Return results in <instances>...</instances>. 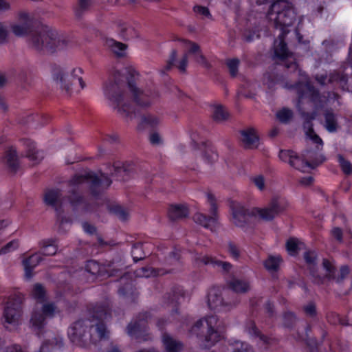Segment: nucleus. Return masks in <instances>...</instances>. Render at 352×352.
<instances>
[{"mask_svg": "<svg viewBox=\"0 0 352 352\" xmlns=\"http://www.w3.org/2000/svg\"><path fill=\"white\" fill-rule=\"evenodd\" d=\"M107 267L109 268L110 276H113L118 272H122L125 269L124 263L119 256L109 261L107 263Z\"/></svg>", "mask_w": 352, "mask_h": 352, "instance_id": "nucleus-38", "label": "nucleus"}, {"mask_svg": "<svg viewBox=\"0 0 352 352\" xmlns=\"http://www.w3.org/2000/svg\"><path fill=\"white\" fill-rule=\"evenodd\" d=\"M304 259L309 265V274L312 278V282L316 285L323 284V277L318 274L316 266L317 254L314 251H307L304 254Z\"/></svg>", "mask_w": 352, "mask_h": 352, "instance_id": "nucleus-18", "label": "nucleus"}, {"mask_svg": "<svg viewBox=\"0 0 352 352\" xmlns=\"http://www.w3.org/2000/svg\"><path fill=\"white\" fill-rule=\"evenodd\" d=\"M195 60L204 66V67L209 69L211 67L210 63L207 60L205 56L202 54L201 51L194 56Z\"/></svg>", "mask_w": 352, "mask_h": 352, "instance_id": "nucleus-60", "label": "nucleus"}, {"mask_svg": "<svg viewBox=\"0 0 352 352\" xmlns=\"http://www.w3.org/2000/svg\"><path fill=\"white\" fill-rule=\"evenodd\" d=\"M29 43L32 49L43 53H54L67 45L68 41L46 25H41L30 36Z\"/></svg>", "mask_w": 352, "mask_h": 352, "instance_id": "nucleus-5", "label": "nucleus"}, {"mask_svg": "<svg viewBox=\"0 0 352 352\" xmlns=\"http://www.w3.org/2000/svg\"><path fill=\"white\" fill-rule=\"evenodd\" d=\"M210 206V216L198 212L193 216V220L204 228L212 230L213 226L217 222V206L215 201H212Z\"/></svg>", "mask_w": 352, "mask_h": 352, "instance_id": "nucleus-16", "label": "nucleus"}, {"mask_svg": "<svg viewBox=\"0 0 352 352\" xmlns=\"http://www.w3.org/2000/svg\"><path fill=\"white\" fill-rule=\"evenodd\" d=\"M239 65V60L234 58L228 60L227 65L229 68V72L232 77H235L238 73V67Z\"/></svg>", "mask_w": 352, "mask_h": 352, "instance_id": "nucleus-58", "label": "nucleus"}, {"mask_svg": "<svg viewBox=\"0 0 352 352\" xmlns=\"http://www.w3.org/2000/svg\"><path fill=\"white\" fill-rule=\"evenodd\" d=\"M228 287L236 293H245L250 289V285L248 282L236 278L228 283Z\"/></svg>", "mask_w": 352, "mask_h": 352, "instance_id": "nucleus-36", "label": "nucleus"}, {"mask_svg": "<svg viewBox=\"0 0 352 352\" xmlns=\"http://www.w3.org/2000/svg\"><path fill=\"white\" fill-rule=\"evenodd\" d=\"M3 162L8 170L13 174H15L20 168L17 151L12 146L5 151Z\"/></svg>", "mask_w": 352, "mask_h": 352, "instance_id": "nucleus-23", "label": "nucleus"}, {"mask_svg": "<svg viewBox=\"0 0 352 352\" xmlns=\"http://www.w3.org/2000/svg\"><path fill=\"white\" fill-rule=\"evenodd\" d=\"M350 274V268L348 265H342L338 274H336V278L333 279L338 283H342Z\"/></svg>", "mask_w": 352, "mask_h": 352, "instance_id": "nucleus-50", "label": "nucleus"}, {"mask_svg": "<svg viewBox=\"0 0 352 352\" xmlns=\"http://www.w3.org/2000/svg\"><path fill=\"white\" fill-rule=\"evenodd\" d=\"M188 214V208L182 204L170 205L168 209V217L171 221L186 218Z\"/></svg>", "mask_w": 352, "mask_h": 352, "instance_id": "nucleus-26", "label": "nucleus"}, {"mask_svg": "<svg viewBox=\"0 0 352 352\" xmlns=\"http://www.w3.org/2000/svg\"><path fill=\"white\" fill-rule=\"evenodd\" d=\"M177 57V52L176 50H173L170 52V56L166 62V65L160 69V74L162 76L166 75V72L170 71L173 66L174 65L175 62L176 61Z\"/></svg>", "mask_w": 352, "mask_h": 352, "instance_id": "nucleus-44", "label": "nucleus"}, {"mask_svg": "<svg viewBox=\"0 0 352 352\" xmlns=\"http://www.w3.org/2000/svg\"><path fill=\"white\" fill-rule=\"evenodd\" d=\"M127 85L133 100L138 108L142 109L148 108L151 104L148 96L139 89L133 80H128Z\"/></svg>", "mask_w": 352, "mask_h": 352, "instance_id": "nucleus-15", "label": "nucleus"}, {"mask_svg": "<svg viewBox=\"0 0 352 352\" xmlns=\"http://www.w3.org/2000/svg\"><path fill=\"white\" fill-rule=\"evenodd\" d=\"M102 179L94 172L89 171L82 175H76L69 182V185L72 187L68 191L66 197L70 205L74 209L79 206L85 204V197L79 192L78 185L87 183L89 185V189L92 196L99 197L104 189L108 188L112 184V180L105 173L100 172Z\"/></svg>", "mask_w": 352, "mask_h": 352, "instance_id": "nucleus-1", "label": "nucleus"}, {"mask_svg": "<svg viewBox=\"0 0 352 352\" xmlns=\"http://www.w3.org/2000/svg\"><path fill=\"white\" fill-rule=\"evenodd\" d=\"M32 296L34 298L41 301L45 300V290L41 284L36 283L34 285L32 290Z\"/></svg>", "mask_w": 352, "mask_h": 352, "instance_id": "nucleus-51", "label": "nucleus"}, {"mask_svg": "<svg viewBox=\"0 0 352 352\" xmlns=\"http://www.w3.org/2000/svg\"><path fill=\"white\" fill-rule=\"evenodd\" d=\"M247 328L248 329L250 333L256 336H260L261 340H262L265 343L267 342V338L261 334L254 321H250L247 324Z\"/></svg>", "mask_w": 352, "mask_h": 352, "instance_id": "nucleus-56", "label": "nucleus"}, {"mask_svg": "<svg viewBox=\"0 0 352 352\" xmlns=\"http://www.w3.org/2000/svg\"><path fill=\"white\" fill-rule=\"evenodd\" d=\"M134 32V29L128 28L126 27H122L120 31V36L121 39L123 41H127L130 39V36L132 35V33Z\"/></svg>", "mask_w": 352, "mask_h": 352, "instance_id": "nucleus-63", "label": "nucleus"}, {"mask_svg": "<svg viewBox=\"0 0 352 352\" xmlns=\"http://www.w3.org/2000/svg\"><path fill=\"white\" fill-rule=\"evenodd\" d=\"M300 242L296 238H290L286 243V249L292 256L296 255L300 250L298 245Z\"/></svg>", "mask_w": 352, "mask_h": 352, "instance_id": "nucleus-46", "label": "nucleus"}, {"mask_svg": "<svg viewBox=\"0 0 352 352\" xmlns=\"http://www.w3.org/2000/svg\"><path fill=\"white\" fill-rule=\"evenodd\" d=\"M322 266L326 271V274L324 276H321L323 277V283L325 279H327L328 280H333V279L336 278V269L335 266L327 258L323 259Z\"/></svg>", "mask_w": 352, "mask_h": 352, "instance_id": "nucleus-41", "label": "nucleus"}, {"mask_svg": "<svg viewBox=\"0 0 352 352\" xmlns=\"http://www.w3.org/2000/svg\"><path fill=\"white\" fill-rule=\"evenodd\" d=\"M289 30H283L278 36V39L274 41V54L276 58L281 60L292 57L293 54L287 47V45L285 41V36L288 34Z\"/></svg>", "mask_w": 352, "mask_h": 352, "instance_id": "nucleus-21", "label": "nucleus"}, {"mask_svg": "<svg viewBox=\"0 0 352 352\" xmlns=\"http://www.w3.org/2000/svg\"><path fill=\"white\" fill-rule=\"evenodd\" d=\"M159 123L157 117L151 114L143 115L141 118V124L147 125L151 127L156 126Z\"/></svg>", "mask_w": 352, "mask_h": 352, "instance_id": "nucleus-55", "label": "nucleus"}, {"mask_svg": "<svg viewBox=\"0 0 352 352\" xmlns=\"http://www.w3.org/2000/svg\"><path fill=\"white\" fill-rule=\"evenodd\" d=\"M93 319L102 322L104 320L111 318V305L109 300H105L95 305L90 312Z\"/></svg>", "mask_w": 352, "mask_h": 352, "instance_id": "nucleus-22", "label": "nucleus"}, {"mask_svg": "<svg viewBox=\"0 0 352 352\" xmlns=\"http://www.w3.org/2000/svg\"><path fill=\"white\" fill-rule=\"evenodd\" d=\"M285 209V206L278 198L274 197L265 208H254V211L260 219L265 221H270L281 214Z\"/></svg>", "mask_w": 352, "mask_h": 352, "instance_id": "nucleus-11", "label": "nucleus"}, {"mask_svg": "<svg viewBox=\"0 0 352 352\" xmlns=\"http://www.w3.org/2000/svg\"><path fill=\"white\" fill-rule=\"evenodd\" d=\"M184 297L183 289L180 287H173L169 292L164 296V302L167 307H172V312L177 314L178 305Z\"/></svg>", "mask_w": 352, "mask_h": 352, "instance_id": "nucleus-17", "label": "nucleus"}, {"mask_svg": "<svg viewBox=\"0 0 352 352\" xmlns=\"http://www.w3.org/2000/svg\"><path fill=\"white\" fill-rule=\"evenodd\" d=\"M276 29L281 32L288 30L287 27L293 25L296 20V13L291 3L285 0H277L270 7L267 15Z\"/></svg>", "mask_w": 352, "mask_h": 352, "instance_id": "nucleus-6", "label": "nucleus"}, {"mask_svg": "<svg viewBox=\"0 0 352 352\" xmlns=\"http://www.w3.org/2000/svg\"><path fill=\"white\" fill-rule=\"evenodd\" d=\"M232 352H253L252 348L246 343H236V347Z\"/></svg>", "mask_w": 352, "mask_h": 352, "instance_id": "nucleus-64", "label": "nucleus"}, {"mask_svg": "<svg viewBox=\"0 0 352 352\" xmlns=\"http://www.w3.org/2000/svg\"><path fill=\"white\" fill-rule=\"evenodd\" d=\"M85 270L92 275H99L100 272V267L98 263L91 260L87 261L85 265Z\"/></svg>", "mask_w": 352, "mask_h": 352, "instance_id": "nucleus-54", "label": "nucleus"}, {"mask_svg": "<svg viewBox=\"0 0 352 352\" xmlns=\"http://www.w3.org/2000/svg\"><path fill=\"white\" fill-rule=\"evenodd\" d=\"M182 41L190 45V48L187 52L188 54H192L195 56L201 51L200 46L197 43L186 39H182Z\"/></svg>", "mask_w": 352, "mask_h": 352, "instance_id": "nucleus-62", "label": "nucleus"}, {"mask_svg": "<svg viewBox=\"0 0 352 352\" xmlns=\"http://www.w3.org/2000/svg\"><path fill=\"white\" fill-rule=\"evenodd\" d=\"M82 70L80 68L73 69L69 74L58 65L52 67V77L54 80L59 85L60 89L66 94L70 95L74 88H85V82L82 77Z\"/></svg>", "mask_w": 352, "mask_h": 352, "instance_id": "nucleus-7", "label": "nucleus"}, {"mask_svg": "<svg viewBox=\"0 0 352 352\" xmlns=\"http://www.w3.org/2000/svg\"><path fill=\"white\" fill-rule=\"evenodd\" d=\"M24 300L25 297L22 294H15L8 298L3 313L5 323L13 325L19 323L23 314Z\"/></svg>", "mask_w": 352, "mask_h": 352, "instance_id": "nucleus-8", "label": "nucleus"}, {"mask_svg": "<svg viewBox=\"0 0 352 352\" xmlns=\"http://www.w3.org/2000/svg\"><path fill=\"white\" fill-rule=\"evenodd\" d=\"M224 329L223 322L217 316L211 315L198 320L190 332L197 338L202 348L210 349L223 338Z\"/></svg>", "mask_w": 352, "mask_h": 352, "instance_id": "nucleus-4", "label": "nucleus"}, {"mask_svg": "<svg viewBox=\"0 0 352 352\" xmlns=\"http://www.w3.org/2000/svg\"><path fill=\"white\" fill-rule=\"evenodd\" d=\"M280 160L285 162H288L289 164L298 169L301 170L303 166H300V158L292 150H280L278 154Z\"/></svg>", "mask_w": 352, "mask_h": 352, "instance_id": "nucleus-27", "label": "nucleus"}, {"mask_svg": "<svg viewBox=\"0 0 352 352\" xmlns=\"http://www.w3.org/2000/svg\"><path fill=\"white\" fill-rule=\"evenodd\" d=\"M162 269L153 268L151 267H144L137 271V275L142 277L157 276L164 274Z\"/></svg>", "mask_w": 352, "mask_h": 352, "instance_id": "nucleus-40", "label": "nucleus"}, {"mask_svg": "<svg viewBox=\"0 0 352 352\" xmlns=\"http://www.w3.org/2000/svg\"><path fill=\"white\" fill-rule=\"evenodd\" d=\"M281 261L282 258L280 256H270L265 261L264 265L268 271L276 272L279 268Z\"/></svg>", "mask_w": 352, "mask_h": 352, "instance_id": "nucleus-43", "label": "nucleus"}, {"mask_svg": "<svg viewBox=\"0 0 352 352\" xmlns=\"http://www.w3.org/2000/svg\"><path fill=\"white\" fill-rule=\"evenodd\" d=\"M144 329V321L143 320L131 322L126 327L127 333L131 336L138 338Z\"/></svg>", "mask_w": 352, "mask_h": 352, "instance_id": "nucleus-35", "label": "nucleus"}, {"mask_svg": "<svg viewBox=\"0 0 352 352\" xmlns=\"http://www.w3.org/2000/svg\"><path fill=\"white\" fill-rule=\"evenodd\" d=\"M228 252L235 259H238L240 257L241 252L239 247L232 241H229L228 243Z\"/></svg>", "mask_w": 352, "mask_h": 352, "instance_id": "nucleus-57", "label": "nucleus"}, {"mask_svg": "<svg viewBox=\"0 0 352 352\" xmlns=\"http://www.w3.org/2000/svg\"><path fill=\"white\" fill-rule=\"evenodd\" d=\"M162 342L166 352H180L184 348L182 342L173 338L167 333H163Z\"/></svg>", "mask_w": 352, "mask_h": 352, "instance_id": "nucleus-29", "label": "nucleus"}, {"mask_svg": "<svg viewBox=\"0 0 352 352\" xmlns=\"http://www.w3.org/2000/svg\"><path fill=\"white\" fill-rule=\"evenodd\" d=\"M322 150L318 148V146L315 148L308 146L303 150L300 156V166H303V168L309 167L314 169L323 163L325 157L320 153Z\"/></svg>", "mask_w": 352, "mask_h": 352, "instance_id": "nucleus-12", "label": "nucleus"}, {"mask_svg": "<svg viewBox=\"0 0 352 352\" xmlns=\"http://www.w3.org/2000/svg\"><path fill=\"white\" fill-rule=\"evenodd\" d=\"M45 315L41 311H34L31 319L30 322L33 327L35 329L40 330L45 325Z\"/></svg>", "mask_w": 352, "mask_h": 352, "instance_id": "nucleus-42", "label": "nucleus"}, {"mask_svg": "<svg viewBox=\"0 0 352 352\" xmlns=\"http://www.w3.org/2000/svg\"><path fill=\"white\" fill-rule=\"evenodd\" d=\"M195 264L199 267L201 265H211L213 267H218L222 269L224 272H228L232 267V265L228 262L221 261L215 258L201 253H195L193 256Z\"/></svg>", "mask_w": 352, "mask_h": 352, "instance_id": "nucleus-14", "label": "nucleus"}, {"mask_svg": "<svg viewBox=\"0 0 352 352\" xmlns=\"http://www.w3.org/2000/svg\"><path fill=\"white\" fill-rule=\"evenodd\" d=\"M208 305L210 309H217L224 305L223 299L221 297L219 288H212L208 294Z\"/></svg>", "mask_w": 352, "mask_h": 352, "instance_id": "nucleus-30", "label": "nucleus"}, {"mask_svg": "<svg viewBox=\"0 0 352 352\" xmlns=\"http://www.w3.org/2000/svg\"><path fill=\"white\" fill-rule=\"evenodd\" d=\"M283 325L286 328L292 329L296 322V317L293 312L287 311L284 313L283 316Z\"/></svg>", "mask_w": 352, "mask_h": 352, "instance_id": "nucleus-48", "label": "nucleus"}, {"mask_svg": "<svg viewBox=\"0 0 352 352\" xmlns=\"http://www.w3.org/2000/svg\"><path fill=\"white\" fill-rule=\"evenodd\" d=\"M12 32L16 36H23L28 34H32L34 31L32 25L29 22H24L22 24L12 25Z\"/></svg>", "mask_w": 352, "mask_h": 352, "instance_id": "nucleus-37", "label": "nucleus"}, {"mask_svg": "<svg viewBox=\"0 0 352 352\" xmlns=\"http://www.w3.org/2000/svg\"><path fill=\"white\" fill-rule=\"evenodd\" d=\"M107 168L111 177H117L118 180L126 181L133 171V167L128 164L114 163L113 165L107 164Z\"/></svg>", "mask_w": 352, "mask_h": 352, "instance_id": "nucleus-20", "label": "nucleus"}, {"mask_svg": "<svg viewBox=\"0 0 352 352\" xmlns=\"http://www.w3.org/2000/svg\"><path fill=\"white\" fill-rule=\"evenodd\" d=\"M299 113L302 118L305 120V127H306V125H307V126L309 127L308 130L306 132L307 136H308L310 138L313 143L316 144V146H318V148L322 149L323 141L319 137V135L315 133L313 129V124L311 122L312 120H314L317 116L316 111H314L312 113H308L306 112L304 109L299 107Z\"/></svg>", "mask_w": 352, "mask_h": 352, "instance_id": "nucleus-13", "label": "nucleus"}, {"mask_svg": "<svg viewBox=\"0 0 352 352\" xmlns=\"http://www.w3.org/2000/svg\"><path fill=\"white\" fill-rule=\"evenodd\" d=\"M18 247H19V242L17 240L11 241L0 249V254H7L11 250H15Z\"/></svg>", "mask_w": 352, "mask_h": 352, "instance_id": "nucleus-59", "label": "nucleus"}, {"mask_svg": "<svg viewBox=\"0 0 352 352\" xmlns=\"http://www.w3.org/2000/svg\"><path fill=\"white\" fill-rule=\"evenodd\" d=\"M298 102L297 104L298 110L301 107V102L303 98H308L309 100L314 103L315 109L322 106V100L321 94L318 89L309 82L301 84L297 89Z\"/></svg>", "mask_w": 352, "mask_h": 352, "instance_id": "nucleus-10", "label": "nucleus"}, {"mask_svg": "<svg viewBox=\"0 0 352 352\" xmlns=\"http://www.w3.org/2000/svg\"><path fill=\"white\" fill-rule=\"evenodd\" d=\"M241 138V142L245 148H254L258 146L259 138L254 128L250 127L239 131Z\"/></svg>", "mask_w": 352, "mask_h": 352, "instance_id": "nucleus-25", "label": "nucleus"}, {"mask_svg": "<svg viewBox=\"0 0 352 352\" xmlns=\"http://www.w3.org/2000/svg\"><path fill=\"white\" fill-rule=\"evenodd\" d=\"M92 5V0H77L74 9L75 16L79 20L81 19L84 14L90 10Z\"/></svg>", "mask_w": 352, "mask_h": 352, "instance_id": "nucleus-32", "label": "nucleus"}, {"mask_svg": "<svg viewBox=\"0 0 352 352\" xmlns=\"http://www.w3.org/2000/svg\"><path fill=\"white\" fill-rule=\"evenodd\" d=\"M232 222L234 225L239 228H245L251 223V219L256 217V212L254 208L249 210L239 204H232L231 205Z\"/></svg>", "mask_w": 352, "mask_h": 352, "instance_id": "nucleus-9", "label": "nucleus"}, {"mask_svg": "<svg viewBox=\"0 0 352 352\" xmlns=\"http://www.w3.org/2000/svg\"><path fill=\"white\" fill-rule=\"evenodd\" d=\"M131 255L135 263L142 261L145 258L141 243H135L133 245Z\"/></svg>", "mask_w": 352, "mask_h": 352, "instance_id": "nucleus-47", "label": "nucleus"}, {"mask_svg": "<svg viewBox=\"0 0 352 352\" xmlns=\"http://www.w3.org/2000/svg\"><path fill=\"white\" fill-rule=\"evenodd\" d=\"M110 212L117 216L122 221H126L128 219V211L119 205L111 206L110 208Z\"/></svg>", "mask_w": 352, "mask_h": 352, "instance_id": "nucleus-45", "label": "nucleus"}, {"mask_svg": "<svg viewBox=\"0 0 352 352\" xmlns=\"http://www.w3.org/2000/svg\"><path fill=\"white\" fill-rule=\"evenodd\" d=\"M67 333L71 342L74 344L87 347L100 340L107 339L109 331L103 322L94 324L88 320H78L71 324Z\"/></svg>", "mask_w": 352, "mask_h": 352, "instance_id": "nucleus-2", "label": "nucleus"}, {"mask_svg": "<svg viewBox=\"0 0 352 352\" xmlns=\"http://www.w3.org/2000/svg\"><path fill=\"white\" fill-rule=\"evenodd\" d=\"M323 116L324 118V127L329 133L336 132L338 130L339 125L338 122L337 116L336 113H334L333 109H325L324 111Z\"/></svg>", "mask_w": 352, "mask_h": 352, "instance_id": "nucleus-28", "label": "nucleus"}, {"mask_svg": "<svg viewBox=\"0 0 352 352\" xmlns=\"http://www.w3.org/2000/svg\"><path fill=\"white\" fill-rule=\"evenodd\" d=\"M25 142L28 148L26 157L30 160L34 162L36 164L41 162L43 158V153L36 149L33 142L30 140H27Z\"/></svg>", "mask_w": 352, "mask_h": 352, "instance_id": "nucleus-33", "label": "nucleus"}, {"mask_svg": "<svg viewBox=\"0 0 352 352\" xmlns=\"http://www.w3.org/2000/svg\"><path fill=\"white\" fill-rule=\"evenodd\" d=\"M43 257L40 252L34 253L29 257L25 258L22 261V264L24 267L25 277L30 280L33 276V270L37 266L41 261H43Z\"/></svg>", "mask_w": 352, "mask_h": 352, "instance_id": "nucleus-24", "label": "nucleus"}, {"mask_svg": "<svg viewBox=\"0 0 352 352\" xmlns=\"http://www.w3.org/2000/svg\"><path fill=\"white\" fill-rule=\"evenodd\" d=\"M56 239H49L40 242L41 250L40 251L42 256H53L56 254L58 247L55 245Z\"/></svg>", "mask_w": 352, "mask_h": 352, "instance_id": "nucleus-31", "label": "nucleus"}, {"mask_svg": "<svg viewBox=\"0 0 352 352\" xmlns=\"http://www.w3.org/2000/svg\"><path fill=\"white\" fill-rule=\"evenodd\" d=\"M8 28L3 23L0 22V45L8 42Z\"/></svg>", "mask_w": 352, "mask_h": 352, "instance_id": "nucleus-61", "label": "nucleus"}, {"mask_svg": "<svg viewBox=\"0 0 352 352\" xmlns=\"http://www.w3.org/2000/svg\"><path fill=\"white\" fill-rule=\"evenodd\" d=\"M106 44L111 50L118 56L122 57L124 55V51L127 49V45L118 42L113 38L106 41Z\"/></svg>", "mask_w": 352, "mask_h": 352, "instance_id": "nucleus-34", "label": "nucleus"}, {"mask_svg": "<svg viewBox=\"0 0 352 352\" xmlns=\"http://www.w3.org/2000/svg\"><path fill=\"white\" fill-rule=\"evenodd\" d=\"M338 159L344 173L346 175H351L352 173V164L351 162L345 160L340 154L338 155Z\"/></svg>", "mask_w": 352, "mask_h": 352, "instance_id": "nucleus-52", "label": "nucleus"}, {"mask_svg": "<svg viewBox=\"0 0 352 352\" xmlns=\"http://www.w3.org/2000/svg\"><path fill=\"white\" fill-rule=\"evenodd\" d=\"M279 121L282 123H288L293 116L292 111L287 108H283L276 113Z\"/></svg>", "mask_w": 352, "mask_h": 352, "instance_id": "nucleus-49", "label": "nucleus"}, {"mask_svg": "<svg viewBox=\"0 0 352 352\" xmlns=\"http://www.w3.org/2000/svg\"><path fill=\"white\" fill-rule=\"evenodd\" d=\"M62 190L59 188L47 189L45 191L43 196L44 203L54 208L56 212L62 208Z\"/></svg>", "mask_w": 352, "mask_h": 352, "instance_id": "nucleus-19", "label": "nucleus"}, {"mask_svg": "<svg viewBox=\"0 0 352 352\" xmlns=\"http://www.w3.org/2000/svg\"><path fill=\"white\" fill-rule=\"evenodd\" d=\"M125 79V76L120 71L113 70L105 86L104 94L122 117L132 120L139 112L125 101L126 95L122 90Z\"/></svg>", "mask_w": 352, "mask_h": 352, "instance_id": "nucleus-3", "label": "nucleus"}, {"mask_svg": "<svg viewBox=\"0 0 352 352\" xmlns=\"http://www.w3.org/2000/svg\"><path fill=\"white\" fill-rule=\"evenodd\" d=\"M18 80L21 82L23 87L30 85L32 78L30 74L24 69L19 71L17 75Z\"/></svg>", "mask_w": 352, "mask_h": 352, "instance_id": "nucleus-53", "label": "nucleus"}, {"mask_svg": "<svg viewBox=\"0 0 352 352\" xmlns=\"http://www.w3.org/2000/svg\"><path fill=\"white\" fill-rule=\"evenodd\" d=\"M229 116V113L225 109V108L222 105L217 104L214 107L212 118L215 122H224L228 119Z\"/></svg>", "mask_w": 352, "mask_h": 352, "instance_id": "nucleus-39", "label": "nucleus"}]
</instances>
